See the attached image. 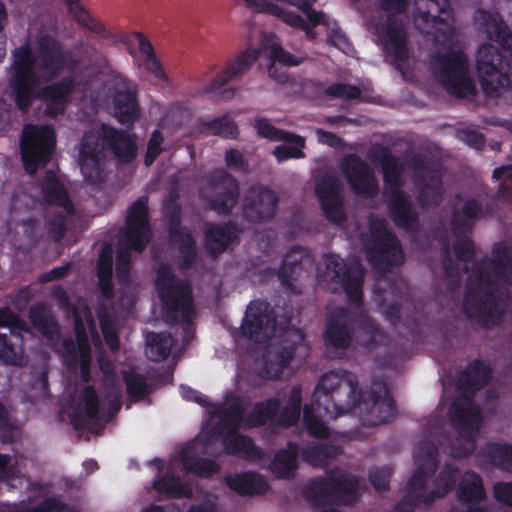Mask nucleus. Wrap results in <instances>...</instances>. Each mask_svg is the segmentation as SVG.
Instances as JSON below:
<instances>
[{
  "label": "nucleus",
  "mask_w": 512,
  "mask_h": 512,
  "mask_svg": "<svg viewBox=\"0 0 512 512\" xmlns=\"http://www.w3.org/2000/svg\"><path fill=\"white\" fill-rule=\"evenodd\" d=\"M503 283L512 287V245L497 242L492 247L491 259L474 263L463 294V312L467 319L484 328L499 324L503 318L500 297L494 292V283L488 270Z\"/></svg>",
  "instance_id": "f257e3e1"
},
{
  "label": "nucleus",
  "mask_w": 512,
  "mask_h": 512,
  "mask_svg": "<svg viewBox=\"0 0 512 512\" xmlns=\"http://www.w3.org/2000/svg\"><path fill=\"white\" fill-rule=\"evenodd\" d=\"M326 352L332 358H343L353 340L365 350L384 345L388 336L379 323L363 308L340 307L331 316L323 332Z\"/></svg>",
  "instance_id": "f03ea898"
},
{
  "label": "nucleus",
  "mask_w": 512,
  "mask_h": 512,
  "mask_svg": "<svg viewBox=\"0 0 512 512\" xmlns=\"http://www.w3.org/2000/svg\"><path fill=\"white\" fill-rule=\"evenodd\" d=\"M492 373L490 363L476 358L457 377L456 387L463 395L452 402L450 421L459 436L467 441V446L460 453L462 457H469L476 448L475 435L480 428L482 415L479 406L474 402V394L489 384Z\"/></svg>",
  "instance_id": "7ed1b4c3"
},
{
  "label": "nucleus",
  "mask_w": 512,
  "mask_h": 512,
  "mask_svg": "<svg viewBox=\"0 0 512 512\" xmlns=\"http://www.w3.org/2000/svg\"><path fill=\"white\" fill-rule=\"evenodd\" d=\"M489 40L497 43L508 55L490 43L482 44L476 67L482 90L490 96L512 88V31L502 18H494L487 26Z\"/></svg>",
  "instance_id": "20e7f679"
},
{
  "label": "nucleus",
  "mask_w": 512,
  "mask_h": 512,
  "mask_svg": "<svg viewBox=\"0 0 512 512\" xmlns=\"http://www.w3.org/2000/svg\"><path fill=\"white\" fill-rule=\"evenodd\" d=\"M362 393L355 373L342 369L329 371L318 380L312 395V404L320 414L336 419L357 409Z\"/></svg>",
  "instance_id": "39448f33"
},
{
  "label": "nucleus",
  "mask_w": 512,
  "mask_h": 512,
  "mask_svg": "<svg viewBox=\"0 0 512 512\" xmlns=\"http://www.w3.org/2000/svg\"><path fill=\"white\" fill-rule=\"evenodd\" d=\"M155 287L168 323L181 318L191 322L195 314L192 287L187 279H177L173 269L162 264L156 271Z\"/></svg>",
  "instance_id": "423d86ee"
},
{
  "label": "nucleus",
  "mask_w": 512,
  "mask_h": 512,
  "mask_svg": "<svg viewBox=\"0 0 512 512\" xmlns=\"http://www.w3.org/2000/svg\"><path fill=\"white\" fill-rule=\"evenodd\" d=\"M292 318V306L285 305L279 314L268 301L256 299L248 304L240 331L244 338L260 344L274 335L276 327H279L282 333L289 329H297L290 327Z\"/></svg>",
  "instance_id": "0eeeda50"
},
{
  "label": "nucleus",
  "mask_w": 512,
  "mask_h": 512,
  "mask_svg": "<svg viewBox=\"0 0 512 512\" xmlns=\"http://www.w3.org/2000/svg\"><path fill=\"white\" fill-rule=\"evenodd\" d=\"M359 481L350 473L311 479L303 489L305 499L317 507L352 505L358 500Z\"/></svg>",
  "instance_id": "6e6552de"
},
{
  "label": "nucleus",
  "mask_w": 512,
  "mask_h": 512,
  "mask_svg": "<svg viewBox=\"0 0 512 512\" xmlns=\"http://www.w3.org/2000/svg\"><path fill=\"white\" fill-rule=\"evenodd\" d=\"M25 172L34 175L52 160L56 148V133L52 125H24L19 141Z\"/></svg>",
  "instance_id": "1a4fd4ad"
},
{
  "label": "nucleus",
  "mask_w": 512,
  "mask_h": 512,
  "mask_svg": "<svg viewBox=\"0 0 512 512\" xmlns=\"http://www.w3.org/2000/svg\"><path fill=\"white\" fill-rule=\"evenodd\" d=\"M13 57L9 86L16 107L26 113L33 104L34 89L40 86V75L34 60L35 50L24 44L15 49Z\"/></svg>",
  "instance_id": "9d476101"
},
{
  "label": "nucleus",
  "mask_w": 512,
  "mask_h": 512,
  "mask_svg": "<svg viewBox=\"0 0 512 512\" xmlns=\"http://www.w3.org/2000/svg\"><path fill=\"white\" fill-rule=\"evenodd\" d=\"M368 262L377 270L388 272L404 261L402 246L383 220L370 222V238L364 242Z\"/></svg>",
  "instance_id": "9b49d317"
},
{
  "label": "nucleus",
  "mask_w": 512,
  "mask_h": 512,
  "mask_svg": "<svg viewBox=\"0 0 512 512\" xmlns=\"http://www.w3.org/2000/svg\"><path fill=\"white\" fill-rule=\"evenodd\" d=\"M434 77L453 96L464 98L474 86L468 76L467 57L462 51L451 50L432 59Z\"/></svg>",
  "instance_id": "f8f14e48"
},
{
  "label": "nucleus",
  "mask_w": 512,
  "mask_h": 512,
  "mask_svg": "<svg viewBox=\"0 0 512 512\" xmlns=\"http://www.w3.org/2000/svg\"><path fill=\"white\" fill-rule=\"evenodd\" d=\"M359 419L364 427H375L390 422L396 406L384 380L375 378L370 388L363 391L358 405Z\"/></svg>",
  "instance_id": "ddd939ff"
},
{
  "label": "nucleus",
  "mask_w": 512,
  "mask_h": 512,
  "mask_svg": "<svg viewBox=\"0 0 512 512\" xmlns=\"http://www.w3.org/2000/svg\"><path fill=\"white\" fill-rule=\"evenodd\" d=\"M324 262L331 280L346 294L347 302L362 308L365 270L361 263L356 260L347 262L335 254L325 255Z\"/></svg>",
  "instance_id": "4468645a"
},
{
  "label": "nucleus",
  "mask_w": 512,
  "mask_h": 512,
  "mask_svg": "<svg viewBox=\"0 0 512 512\" xmlns=\"http://www.w3.org/2000/svg\"><path fill=\"white\" fill-rule=\"evenodd\" d=\"M427 10L418 8V33L425 34L436 44H446L454 36V23L451 18L452 9L449 0H426Z\"/></svg>",
  "instance_id": "2eb2a0df"
},
{
  "label": "nucleus",
  "mask_w": 512,
  "mask_h": 512,
  "mask_svg": "<svg viewBox=\"0 0 512 512\" xmlns=\"http://www.w3.org/2000/svg\"><path fill=\"white\" fill-rule=\"evenodd\" d=\"M122 234L125 246L135 252L141 253L148 246L152 234L147 196L138 197L128 207Z\"/></svg>",
  "instance_id": "dca6fc26"
},
{
  "label": "nucleus",
  "mask_w": 512,
  "mask_h": 512,
  "mask_svg": "<svg viewBox=\"0 0 512 512\" xmlns=\"http://www.w3.org/2000/svg\"><path fill=\"white\" fill-rule=\"evenodd\" d=\"M206 188L210 192L208 204L218 215L229 216L240 199V184L235 176L224 169H215L208 177Z\"/></svg>",
  "instance_id": "f3484780"
},
{
  "label": "nucleus",
  "mask_w": 512,
  "mask_h": 512,
  "mask_svg": "<svg viewBox=\"0 0 512 512\" xmlns=\"http://www.w3.org/2000/svg\"><path fill=\"white\" fill-rule=\"evenodd\" d=\"M279 196L268 186L255 183L246 190L241 203L242 217L252 224L271 221L278 209Z\"/></svg>",
  "instance_id": "a211bd4d"
},
{
  "label": "nucleus",
  "mask_w": 512,
  "mask_h": 512,
  "mask_svg": "<svg viewBox=\"0 0 512 512\" xmlns=\"http://www.w3.org/2000/svg\"><path fill=\"white\" fill-rule=\"evenodd\" d=\"M427 462L428 471H426L424 465L420 463V456L418 455V504H431L436 499H441L449 492L453 491L460 473L458 467L455 465L446 464L436 477L434 487L425 495L424 487L426 477L433 475L438 467L436 453L430 452Z\"/></svg>",
  "instance_id": "6ab92c4d"
},
{
  "label": "nucleus",
  "mask_w": 512,
  "mask_h": 512,
  "mask_svg": "<svg viewBox=\"0 0 512 512\" xmlns=\"http://www.w3.org/2000/svg\"><path fill=\"white\" fill-rule=\"evenodd\" d=\"M418 150H420L419 146ZM445 171V166L440 159L424 160L418 151V206L438 205L443 200Z\"/></svg>",
  "instance_id": "aec40b11"
},
{
  "label": "nucleus",
  "mask_w": 512,
  "mask_h": 512,
  "mask_svg": "<svg viewBox=\"0 0 512 512\" xmlns=\"http://www.w3.org/2000/svg\"><path fill=\"white\" fill-rule=\"evenodd\" d=\"M304 341L305 334L301 329H289L282 333L279 343L264 357L262 377L269 380L280 379Z\"/></svg>",
  "instance_id": "412c9836"
},
{
  "label": "nucleus",
  "mask_w": 512,
  "mask_h": 512,
  "mask_svg": "<svg viewBox=\"0 0 512 512\" xmlns=\"http://www.w3.org/2000/svg\"><path fill=\"white\" fill-rule=\"evenodd\" d=\"M79 166L86 182L101 184L106 181V156L103 147L99 144V137L92 133H85L80 142Z\"/></svg>",
  "instance_id": "4be33fe9"
},
{
  "label": "nucleus",
  "mask_w": 512,
  "mask_h": 512,
  "mask_svg": "<svg viewBox=\"0 0 512 512\" xmlns=\"http://www.w3.org/2000/svg\"><path fill=\"white\" fill-rule=\"evenodd\" d=\"M384 52L386 61L398 70L402 78L410 83L416 82V71L409 65V51L406 34L401 25L389 23L386 27Z\"/></svg>",
  "instance_id": "5701e85b"
},
{
  "label": "nucleus",
  "mask_w": 512,
  "mask_h": 512,
  "mask_svg": "<svg viewBox=\"0 0 512 512\" xmlns=\"http://www.w3.org/2000/svg\"><path fill=\"white\" fill-rule=\"evenodd\" d=\"M347 183L352 191L363 198L369 199L377 195L378 182L371 167L357 154L344 157L341 165Z\"/></svg>",
  "instance_id": "b1692460"
},
{
  "label": "nucleus",
  "mask_w": 512,
  "mask_h": 512,
  "mask_svg": "<svg viewBox=\"0 0 512 512\" xmlns=\"http://www.w3.org/2000/svg\"><path fill=\"white\" fill-rule=\"evenodd\" d=\"M35 58L36 71L49 80L56 78L66 64V54L62 43L50 34L38 37Z\"/></svg>",
  "instance_id": "393cba45"
},
{
  "label": "nucleus",
  "mask_w": 512,
  "mask_h": 512,
  "mask_svg": "<svg viewBox=\"0 0 512 512\" xmlns=\"http://www.w3.org/2000/svg\"><path fill=\"white\" fill-rule=\"evenodd\" d=\"M259 52L256 49H248L238 55V57L225 66V68L218 72L212 81L204 88L206 94H221L223 100L232 99L234 96V89H221L231 81L237 80L249 70V68L258 59Z\"/></svg>",
  "instance_id": "a878e982"
},
{
  "label": "nucleus",
  "mask_w": 512,
  "mask_h": 512,
  "mask_svg": "<svg viewBox=\"0 0 512 512\" xmlns=\"http://www.w3.org/2000/svg\"><path fill=\"white\" fill-rule=\"evenodd\" d=\"M75 86L76 83L73 78L64 77L59 81L34 89L33 101L36 99L42 100L44 114L54 119L65 113Z\"/></svg>",
  "instance_id": "bb28decb"
},
{
  "label": "nucleus",
  "mask_w": 512,
  "mask_h": 512,
  "mask_svg": "<svg viewBox=\"0 0 512 512\" xmlns=\"http://www.w3.org/2000/svg\"><path fill=\"white\" fill-rule=\"evenodd\" d=\"M315 193L325 218L331 223L342 224L346 213L337 181L331 176L322 177L316 184Z\"/></svg>",
  "instance_id": "cd10ccee"
},
{
  "label": "nucleus",
  "mask_w": 512,
  "mask_h": 512,
  "mask_svg": "<svg viewBox=\"0 0 512 512\" xmlns=\"http://www.w3.org/2000/svg\"><path fill=\"white\" fill-rule=\"evenodd\" d=\"M114 116L122 125H133L140 116L137 90L126 78H120L112 95Z\"/></svg>",
  "instance_id": "c85d7f7f"
},
{
  "label": "nucleus",
  "mask_w": 512,
  "mask_h": 512,
  "mask_svg": "<svg viewBox=\"0 0 512 512\" xmlns=\"http://www.w3.org/2000/svg\"><path fill=\"white\" fill-rule=\"evenodd\" d=\"M103 146L112 152L119 164H131L137 157V144L133 134L113 126L102 124Z\"/></svg>",
  "instance_id": "c756f323"
},
{
  "label": "nucleus",
  "mask_w": 512,
  "mask_h": 512,
  "mask_svg": "<svg viewBox=\"0 0 512 512\" xmlns=\"http://www.w3.org/2000/svg\"><path fill=\"white\" fill-rule=\"evenodd\" d=\"M241 230L228 221L225 223L208 222L204 228V241L209 253L216 257L225 252L230 245L238 244Z\"/></svg>",
  "instance_id": "7c9ffc66"
},
{
  "label": "nucleus",
  "mask_w": 512,
  "mask_h": 512,
  "mask_svg": "<svg viewBox=\"0 0 512 512\" xmlns=\"http://www.w3.org/2000/svg\"><path fill=\"white\" fill-rule=\"evenodd\" d=\"M41 194L46 203L62 208L67 214H75V208L67 189L52 169L47 170L44 174L41 181Z\"/></svg>",
  "instance_id": "2f4dec72"
},
{
  "label": "nucleus",
  "mask_w": 512,
  "mask_h": 512,
  "mask_svg": "<svg viewBox=\"0 0 512 512\" xmlns=\"http://www.w3.org/2000/svg\"><path fill=\"white\" fill-rule=\"evenodd\" d=\"M374 160L380 164L385 188L389 191L401 189L404 166L399 157L393 155L388 148L380 146L374 154Z\"/></svg>",
  "instance_id": "473e14b6"
},
{
  "label": "nucleus",
  "mask_w": 512,
  "mask_h": 512,
  "mask_svg": "<svg viewBox=\"0 0 512 512\" xmlns=\"http://www.w3.org/2000/svg\"><path fill=\"white\" fill-rule=\"evenodd\" d=\"M223 452L244 460L257 461L262 459L263 450L247 435L231 433L221 437Z\"/></svg>",
  "instance_id": "72a5a7b5"
},
{
  "label": "nucleus",
  "mask_w": 512,
  "mask_h": 512,
  "mask_svg": "<svg viewBox=\"0 0 512 512\" xmlns=\"http://www.w3.org/2000/svg\"><path fill=\"white\" fill-rule=\"evenodd\" d=\"M299 447L297 443L289 441L285 448L274 454L269 465L271 473L277 479L291 480L298 470Z\"/></svg>",
  "instance_id": "f704fd0d"
},
{
  "label": "nucleus",
  "mask_w": 512,
  "mask_h": 512,
  "mask_svg": "<svg viewBox=\"0 0 512 512\" xmlns=\"http://www.w3.org/2000/svg\"><path fill=\"white\" fill-rule=\"evenodd\" d=\"M99 419V396L94 386L87 385L80 396V403L71 415V421L75 428H82L86 426L88 420L98 421Z\"/></svg>",
  "instance_id": "c9c22d12"
},
{
  "label": "nucleus",
  "mask_w": 512,
  "mask_h": 512,
  "mask_svg": "<svg viewBox=\"0 0 512 512\" xmlns=\"http://www.w3.org/2000/svg\"><path fill=\"white\" fill-rule=\"evenodd\" d=\"M228 487L241 496L265 494L270 486L267 480L259 473L244 472L226 478Z\"/></svg>",
  "instance_id": "e433bc0d"
},
{
  "label": "nucleus",
  "mask_w": 512,
  "mask_h": 512,
  "mask_svg": "<svg viewBox=\"0 0 512 512\" xmlns=\"http://www.w3.org/2000/svg\"><path fill=\"white\" fill-rule=\"evenodd\" d=\"M388 203L389 216L399 228L412 230L416 223V216L411 213V205L407 195L401 189L390 191Z\"/></svg>",
  "instance_id": "4c0bfd02"
},
{
  "label": "nucleus",
  "mask_w": 512,
  "mask_h": 512,
  "mask_svg": "<svg viewBox=\"0 0 512 512\" xmlns=\"http://www.w3.org/2000/svg\"><path fill=\"white\" fill-rule=\"evenodd\" d=\"M280 407L281 401L276 397L255 402L251 411L246 415L245 428L253 429L265 426L276 418Z\"/></svg>",
  "instance_id": "58836bf2"
},
{
  "label": "nucleus",
  "mask_w": 512,
  "mask_h": 512,
  "mask_svg": "<svg viewBox=\"0 0 512 512\" xmlns=\"http://www.w3.org/2000/svg\"><path fill=\"white\" fill-rule=\"evenodd\" d=\"M160 499L191 498L193 489L188 482H181L175 475H162L157 477L152 484Z\"/></svg>",
  "instance_id": "ea45409f"
},
{
  "label": "nucleus",
  "mask_w": 512,
  "mask_h": 512,
  "mask_svg": "<svg viewBox=\"0 0 512 512\" xmlns=\"http://www.w3.org/2000/svg\"><path fill=\"white\" fill-rule=\"evenodd\" d=\"M29 320L33 328L48 340H53L60 335L57 320L44 303L30 307Z\"/></svg>",
  "instance_id": "a19ab883"
},
{
  "label": "nucleus",
  "mask_w": 512,
  "mask_h": 512,
  "mask_svg": "<svg viewBox=\"0 0 512 512\" xmlns=\"http://www.w3.org/2000/svg\"><path fill=\"white\" fill-rule=\"evenodd\" d=\"M483 214L482 204L477 199L467 200L461 210H455L450 217L452 233L471 232L474 221Z\"/></svg>",
  "instance_id": "79ce46f5"
},
{
  "label": "nucleus",
  "mask_w": 512,
  "mask_h": 512,
  "mask_svg": "<svg viewBox=\"0 0 512 512\" xmlns=\"http://www.w3.org/2000/svg\"><path fill=\"white\" fill-rule=\"evenodd\" d=\"M245 407L240 398H235L224 410L220 412L218 431L220 437L239 431L245 427Z\"/></svg>",
  "instance_id": "37998d69"
},
{
  "label": "nucleus",
  "mask_w": 512,
  "mask_h": 512,
  "mask_svg": "<svg viewBox=\"0 0 512 512\" xmlns=\"http://www.w3.org/2000/svg\"><path fill=\"white\" fill-rule=\"evenodd\" d=\"M23 338L20 333L0 332V360L8 365L23 366L26 359L22 349Z\"/></svg>",
  "instance_id": "c03bdc74"
},
{
  "label": "nucleus",
  "mask_w": 512,
  "mask_h": 512,
  "mask_svg": "<svg viewBox=\"0 0 512 512\" xmlns=\"http://www.w3.org/2000/svg\"><path fill=\"white\" fill-rule=\"evenodd\" d=\"M245 3L256 12L275 16L292 28L300 29L305 25L306 20L301 15L287 11L269 0H245Z\"/></svg>",
  "instance_id": "a18cd8bd"
},
{
  "label": "nucleus",
  "mask_w": 512,
  "mask_h": 512,
  "mask_svg": "<svg viewBox=\"0 0 512 512\" xmlns=\"http://www.w3.org/2000/svg\"><path fill=\"white\" fill-rule=\"evenodd\" d=\"M457 498L463 503L479 502L485 499L486 493L482 477L475 471H466L459 482Z\"/></svg>",
  "instance_id": "49530a36"
},
{
  "label": "nucleus",
  "mask_w": 512,
  "mask_h": 512,
  "mask_svg": "<svg viewBox=\"0 0 512 512\" xmlns=\"http://www.w3.org/2000/svg\"><path fill=\"white\" fill-rule=\"evenodd\" d=\"M342 453V448L325 442L309 445L299 451L303 462L313 467H324L331 459Z\"/></svg>",
  "instance_id": "de8ad7c7"
},
{
  "label": "nucleus",
  "mask_w": 512,
  "mask_h": 512,
  "mask_svg": "<svg viewBox=\"0 0 512 512\" xmlns=\"http://www.w3.org/2000/svg\"><path fill=\"white\" fill-rule=\"evenodd\" d=\"M478 456L491 466L512 471V444L489 443Z\"/></svg>",
  "instance_id": "09e8293b"
},
{
  "label": "nucleus",
  "mask_w": 512,
  "mask_h": 512,
  "mask_svg": "<svg viewBox=\"0 0 512 512\" xmlns=\"http://www.w3.org/2000/svg\"><path fill=\"white\" fill-rule=\"evenodd\" d=\"M133 37L138 42V50L141 54L143 66L159 80L166 79V73L149 39L141 32H134Z\"/></svg>",
  "instance_id": "8fccbe9b"
},
{
  "label": "nucleus",
  "mask_w": 512,
  "mask_h": 512,
  "mask_svg": "<svg viewBox=\"0 0 512 512\" xmlns=\"http://www.w3.org/2000/svg\"><path fill=\"white\" fill-rule=\"evenodd\" d=\"M180 458L184 470L200 478H210L220 471V465L215 460L189 455L186 449L181 451Z\"/></svg>",
  "instance_id": "3c124183"
},
{
  "label": "nucleus",
  "mask_w": 512,
  "mask_h": 512,
  "mask_svg": "<svg viewBox=\"0 0 512 512\" xmlns=\"http://www.w3.org/2000/svg\"><path fill=\"white\" fill-rule=\"evenodd\" d=\"M146 341L145 354L150 361L161 362L169 357L172 347V337L170 333L152 332L147 335Z\"/></svg>",
  "instance_id": "603ef678"
},
{
  "label": "nucleus",
  "mask_w": 512,
  "mask_h": 512,
  "mask_svg": "<svg viewBox=\"0 0 512 512\" xmlns=\"http://www.w3.org/2000/svg\"><path fill=\"white\" fill-rule=\"evenodd\" d=\"M72 315L74 321V332L79 344V350L81 347L87 350L91 349L87 328L90 331H96V324L91 311L87 306H84L82 310H79L77 307H72Z\"/></svg>",
  "instance_id": "864d4df0"
},
{
  "label": "nucleus",
  "mask_w": 512,
  "mask_h": 512,
  "mask_svg": "<svg viewBox=\"0 0 512 512\" xmlns=\"http://www.w3.org/2000/svg\"><path fill=\"white\" fill-rule=\"evenodd\" d=\"M301 251L299 248H291L283 257L281 265L277 271V276L281 284L287 288L293 286L301 271V258L298 257Z\"/></svg>",
  "instance_id": "5fc2aeb1"
},
{
  "label": "nucleus",
  "mask_w": 512,
  "mask_h": 512,
  "mask_svg": "<svg viewBox=\"0 0 512 512\" xmlns=\"http://www.w3.org/2000/svg\"><path fill=\"white\" fill-rule=\"evenodd\" d=\"M170 242L177 246L179 256L178 269H191L198 260L197 243L192 232Z\"/></svg>",
  "instance_id": "6e6d98bb"
},
{
  "label": "nucleus",
  "mask_w": 512,
  "mask_h": 512,
  "mask_svg": "<svg viewBox=\"0 0 512 512\" xmlns=\"http://www.w3.org/2000/svg\"><path fill=\"white\" fill-rule=\"evenodd\" d=\"M256 128L258 134L263 138L272 141H283L287 143L298 144L299 146H305V140L303 137L295 133L276 128L266 119H258L256 121Z\"/></svg>",
  "instance_id": "4d7b16f0"
},
{
  "label": "nucleus",
  "mask_w": 512,
  "mask_h": 512,
  "mask_svg": "<svg viewBox=\"0 0 512 512\" xmlns=\"http://www.w3.org/2000/svg\"><path fill=\"white\" fill-rule=\"evenodd\" d=\"M123 381L126 385L128 396L134 401L143 400L148 394L147 378L135 371H124Z\"/></svg>",
  "instance_id": "13d9d810"
},
{
  "label": "nucleus",
  "mask_w": 512,
  "mask_h": 512,
  "mask_svg": "<svg viewBox=\"0 0 512 512\" xmlns=\"http://www.w3.org/2000/svg\"><path fill=\"white\" fill-rule=\"evenodd\" d=\"M202 127L213 135L229 139H235L239 133L237 125L227 116L203 122Z\"/></svg>",
  "instance_id": "bf43d9fd"
},
{
  "label": "nucleus",
  "mask_w": 512,
  "mask_h": 512,
  "mask_svg": "<svg viewBox=\"0 0 512 512\" xmlns=\"http://www.w3.org/2000/svg\"><path fill=\"white\" fill-rule=\"evenodd\" d=\"M303 425L309 435L314 438L325 439L329 437V428L314 414L313 408L305 405L303 409Z\"/></svg>",
  "instance_id": "052dcab7"
},
{
  "label": "nucleus",
  "mask_w": 512,
  "mask_h": 512,
  "mask_svg": "<svg viewBox=\"0 0 512 512\" xmlns=\"http://www.w3.org/2000/svg\"><path fill=\"white\" fill-rule=\"evenodd\" d=\"M468 232L452 233L455 236L453 249L456 258L464 263H470L475 257L474 242L467 235Z\"/></svg>",
  "instance_id": "680f3d73"
},
{
  "label": "nucleus",
  "mask_w": 512,
  "mask_h": 512,
  "mask_svg": "<svg viewBox=\"0 0 512 512\" xmlns=\"http://www.w3.org/2000/svg\"><path fill=\"white\" fill-rule=\"evenodd\" d=\"M97 315L100 322L101 331L107 346L112 350H118L120 340L117 328L114 322L108 317L104 309L99 308Z\"/></svg>",
  "instance_id": "e2e57ef3"
},
{
  "label": "nucleus",
  "mask_w": 512,
  "mask_h": 512,
  "mask_svg": "<svg viewBox=\"0 0 512 512\" xmlns=\"http://www.w3.org/2000/svg\"><path fill=\"white\" fill-rule=\"evenodd\" d=\"M325 93L336 99L355 100L360 98L362 91L358 86L347 83H333L329 85Z\"/></svg>",
  "instance_id": "0e129e2a"
},
{
  "label": "nucleus",
  "mask_w": 512,
  "mask_h": 512,
  "mask_svg": "<svg viewBox=\"0 0 512 512\" xmlns=\"http://www.w3.org/2000/svg\"><path fill=\"white\" fill-rule=\"evenodd\" d=\"M455 137L475 150H482L486 142L484 134L471 127L457 128Z\"/></svg>",
  "instance_id": "69168bd1"
},
{
  "label": "nucleus",
  "mask_w": 512,
  "mask_h": 512,
  "mask_svg": "<svg viewBox=\"0 0 512 512\" xmlns=\"http://www.w3.org/2000/svg\"><path fill=\"white\" fill-rule=\"evenodd\" d=\"M33 512H80L79 509L66 504L58 496H47L43 498L37 506L33 507Z\"/></svg>",
  "instance_id": "338daca9"
},
{
  "label": "nucleus",
  "mask_w": 512,
  "mask_h": 512,
  "mask_svg": "<svg viewBox=\"0 0 512 512\" xmlns=\"http://www.w3.org/2000/svg\"><path fill=\"white\" fill-rule=\"evenodd\" d=\"M407 490V500L397 502L394 507L395 512H415L416 510V468L410 472Z\"/></svg>",
  "instance_id": "774afa93"
}]
</instances>
